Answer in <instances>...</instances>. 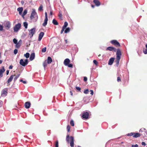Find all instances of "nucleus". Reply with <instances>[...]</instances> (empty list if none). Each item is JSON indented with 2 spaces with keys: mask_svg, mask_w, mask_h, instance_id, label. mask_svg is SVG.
Masks as SVG:
<instances>
[{
  "mask_svg": "<svg viewBox=\"0 0 147 147\" xmlns=\"http://www.w3.org/2000/svg\"><path fill=\"white\" fill-rule=\"evenodd\" d=\"M64 25L67 27V26L68 25V23H67V22H64Z\"/></svg>",
  "mask_w": 147,
  "mask_h": 147,
  "instance_id": "6e6d98bb",
  "label": "nucleus"
},
{
  "mask_svg": "<svg viewBox=\"0 0 147 147\" xmlns=\"http://www.w3.org/2000/svg\"><path fill=\"white\" fill-rule=\"evenodd\" d=\"M35 57V53H32L30 55V60L32 61L33 60Z\"/></svg>",
  "mask_w": 147,
  "mask_h": 147,
  "instance_id": "f3484780",
  "label": "nucleus"
},
{
  "mask_svg": "<svg viewBox=\"0 0 147 147\" xmlns=\"http://www.w3.org/2000/svg\"><path fill=\"white\" fill-rule=\"evenodd\" d=\"M90 94H91L92 95H93L94 93L93 90H90Z\"/></svg>",
  "mask_w": 147,
  "mask_h": 147,
  "instance_id": "5fc2aeb1",
  "label": "nucleus"
},
{
  "mask_svg": "<svg viewBox=\"0 0 147 147\" xmlns=\"http://www.w3.org/2000/svg\"><path fill=\"white\" fill-rule=\"evenodd\" d=\"M46 49H47L46 47H45L44 48H43V49H42L41 50V51L42 52H43V53L45 52L46 51Z\"/></svg>",
  "mask_w": 147,
  "mask_h": 147,
  "instance_id": "f704fd0d",
  "label": "nucleus"
},
{
  "mask_svg": "<svg viewBox=\"0 0 147 147\" xmlns=\"http://www.w3.org/2000/svg\"><path fill=\"white\" fill-rule=\"evenodd\" d=\"M3 28L2 25H0V31H2L3 30Z\"/></svg>",
  "mask_w": 147,
  "mask_h": 147,
  "instance_id": "de8ad7c7",
  "label": "nucleus"
},
{
  "mask_svg": "<svg viewBox=\"0 0 147 147\" xmlns=\"http://www.w3.org/2000/svg\"><path fill=\"white\" fill-rule=\"evenodd\" d=\"M20 75V74H18L17 75H14V76H15V77L14 78V80H13V81H14V82H15L16 81V80H17V79L19 77Z\"/></svg>",
  "mask_w": 147,
  "mask_h": 147,
  "instance_id": "393cba45",
  "label": "nucleus"
},
{
  "mask_svg": "<svg viewBox=\"0 0 147 147\" xmlns=\"http://www.w3.org/2000/svg\"><path fill=\"white\" fill-rule=\"evenodd\" d=\"M140 134V133H134L133 134V137L135 138H137L141 136Z\"/></svg>",
  "mask_w": 147,
  "mask_h": 147,
  "instance_id": "a211bd4d",
  "label": "nucleus"
},
{
  "mask_svg": "<svg viewBox=\"0 0 147 147\" xmlns=\"http://www.w3.org/2000/svg\"><path fill=\"white\" fill-rule=\"evenodd\" d=\"M70 124L71 125L73 126L74 125V123L73 120H71L70 122Z\"/></svg>",
  "mask_w": 147,
  "mask_h": 147,
  "instance_id": "473e14b6",
  "label": "nucleus"
},
{
  "mask_svg": "<svg viewBox=\"0 0 147 147\" xmlns=\"http://www.w3.org/2000/svg\"><path fill=\"white\" fill-rule=\"evenodd\" d=\"M143 51L144 54H147V49H143Z\"/></svg>",
  "mask_w": 147,
  "mask_h": 147,
  "instance_id": "e433bc0d",
  "label": "nucleus"
},
{
  "mask_svg": "<svg viewBox=\"0 0 147 147\" xmlns=\"http://www.w3.org/2000/svg\"><path fill=\"white\" fill-rule=\"evenodd\" d=\"M35 32V28H33L29 31V35L30 36V38L32 37Z\"/></svg>",
  "mask_w": 147,
  "mask_h": 147,
  "instance_id": "423d86ee",
  "label": "nucleus"
},
{
  "mask_svg": "<svg viewBox=\"0 0 147 147\" xmlns=\"http://www.w3.org/2000/svg\"><path fill=\"white\" fill-rule=\"evenodd\" d=\"M64 30L62 29V30H61V32H60V33L61 34H62L63 33V31H64Z\"/></svg>",
  "mask_w": 147,
  "mask_h": 147,
  "instance_id": "680f3d73",
  "label": "nucleus"
},
{
  "mask_svg": "<svg viewBox=\"0 0 147 147\" xmlns=\"http://www.w3.org/2000/svg\"><path fill=\"white\" fill-rule=\"evenodd\" d=\"M18 43H20V44L21 45V44L22 43V40H19V41L18 42Z\"/></svg>",
  "mask_w": 147,
  "mask_h": 147,
  "instance_id": "052dcab7",
  "label": "nucleus"
},
{
  "mask_svg": "<svg viewBox=\"0 0 147 147\" xmlns=\"http://www.w3.org/2000/svg\"><path fill=\"white\" fill-rule=\"evenodd\" d=\"M30 19L32 20L33 22H36L38 19V16L35 9L32 10L30 16Z\"/></svg>",
  "mask_w": 147,
  "mask_h": 147,
  "instance_id": "f03ea898",
  "label": "nucleus"
},
{
  "mask_svg": "<svg viewBox=\"0 0 147 147\" xmlns=\"http://www.w3.org/2000/svg\"><path fill=\"white\" fill-rule=\"evenodd\" d=\"M70 61V60L69 59H66L64 61V64L65 65L67 66V64L69 63Z\"/></svg>",
  "mask_w": 147,
  "mask_h": 147,
  "instance_id": "dca6fc26",
  "label": "nucleus"
},
{
  "mask_svg": "<svg viewBox=\"0 0 147 147\" xmlns=\"http://www.w3.org/2000/svg\"><path fill=\"white\" fill-rule=\"evenodd\" d=\"M27 13V9H25L23 12V13L22 15V16L23 17L24 16L26 15Z\"/></svg>",
  "mask_w": 147,
  "mask_h": 147,
  "instance_id": "bb28decb",
  "label": "nucleus"
},
{
  "mask_svg": "<svg viewBox=\"0 0 147 147\" xmlns=\"http://www.w3.org/2000/svg\"><path fill=\"white\" fill-rule=\"evenodd\" d=\"M3 104V101L1 100H0V107H2Z\"/></svg>",
  "mask_w": 147,
  "mask_h": 147,
  "instance_id": "09e8293b",
  "label": "nucleus"
},
{
  "mask_svg": "<svg viewBox=\"0 0 147 147\" xmlns=\"http://www.w3.org/2000/svg\"><path fill=\"white\" fill-rule=\"evenodd\" d=\"M14 76V75H12L7 80V82L8 84L10 82H11L12 81L13 78Z\"/></svg>",
  "mask_w": 147,
  "mask_h": 147,
  "instance_id": "6ab92c4d",
  "label": "nucleus"
},
{
  "mask_svg": "<svg viewBox=\"0 0 147 147\" xmlns=\"http://www.w3.org/2000/svg\"><path fill=\"white\" fill-rule=\"evenodd\" d=\"M134 134V132H131L130 133L127 134H126V135L127 136H133Z\"/></svg>",
  "mask_w": 147,
  "mask_h": 147,
  "instance_id": "72a5a7b5",
  "label": "nucleus"
},
{
  "mask_svg": "<svg viewBox=\"0 0 147 147\" xmlns=\"http://www.w3.org/2000/svg\"><path fill=\"white\" fill-rule=\"evenodd\" d=\"M141 144L142 145H143V146H145L146 145L145 143L144 142H142Z\"/></svg>",
  "mask_w": 147,
  "mask_h": 147,
  "instance_id": "bf43d9fd",
  "label": "nucleus"
},
{
  "mask_svg": "<svg viewBox=\"0 0 147 147\" xmlns=\"http://www.w3.org/2000/svg\"><path fill=\"white\" fill-rule=\"evenodd\" d=\"M58 16L60 18L62 19V15L61 13H59Z\"/></svg>",
  "mask_w": 147,
  "mask_h": 147,
  "instance_id": "3c124183",
  "label": "nucleus"
},
{
  "mask_svg": "<svg viewBox=\"0 0 147 147\" xmlns=\"http://www.w3.org/2000/svg\"><path fill=\"white\" fill-rule=\"evenodd\" d=\"M18 52V50L16 49H15L14 50V53L15 55H16L17 54Z\"/></svg>",
  "mask_w": 147,
  "mask_h": 147,
  "instance_id": "c03bdc74",
  "label": "nucleus"
},
{
  "mask_svg": "<svg viewBox=\"0 0 147 147\" xmlns=\"http://www.w3.org/2000/svg\"><path fill=\"white\" fill-rule=\"evenodd\" d=\"M50 15H52V11H51L50 13Z\"/></svg>",
  "mask_w": 147,
  "mask_h": 147,
  "instance_id": "69168bd1",
  "label": "nucleus"
},
{
  "mask_svg": "<svg viewBox=\"0 0 147 147\" xmlns=\"http://www.w3.org/2000/svg\"><path fill=\"white\" fill-rule=\"evenodd\" d=\"M20 82H23V83L24 84H26V83L27 82H26V81H23V80L22 79H20Z\"/></svg>",
  "mask_w": 147,
  "mask_h": 147,
  "instance_id": "79ce46f5",
  "label": "nucleus"
},
{
  "mask_svg": "<svg viewBox=\"0 0 147 147\" xmlns=\"http://www.w3.org/2000/svg\"><path fill=\"white\" fill-rule=\"evenodd\" d=\"M2 63V60H0V64H1Z\"/></svg>",
  "mask_w": 147,
  "mask_h": 147,
  "instance_id": "774afa93",
  "label": "nucleus"
},
{
  "mask_svg": "<svg viewBox=\"0 0 147 147\" xmlns=\"http://www.w3.org/2000/svg\"><path fill=\"white\" fill-rule=\"evenodd\" d=\"M44 34V33L43 32H41L39 35L38 40L40 41L42 39Z\"/></svg>",
  "mask_w": 147,
  "mask_h": 147,
  "instance_id": "f8f14e48",
  "label": "nucleus"
},
{
  "mask_svg": "<svg viewBox=\"0 0 147 147\" xmlns=\"http://www.w3.org/2000/svg\"><path fill=\"white\" fill-rule=\"evenodd\" d=\"M67 26L64 25L63 26L62 28V29L65 30Z\"/></svg>",
  "mask_w": 147,
  "mask_h": 147,
  "instance_id": "4d7b16f0",
  "label": "nucleus"
},
{
  "mask_svg": "<svg viewBox=\"0 0 147 147\" xmlns=\"http://www.w3.org/2000/svg\"><path fill=\"white\" fill-rule=\"evenodd\" d=\"M89 92V90L88 89L85 90L84 92V93L86 94H87Z\"/></svg>",
  "mask_w": 147,
  "mask_h": 147,
  "instance_id": "58836bf2",
  "label": "nucleus"
},
{
  "mask_svg": "<svg viewBox=\"0 0 147 147\" xmlns=\"http://www.w3.org/2000/svg\"><path fill=\"white\" fill-rule=\"evenodd\" d=\"M117 81L118 82H119L120 81H121V78L120 77H118L117 78Z\"/></svg>",
  "mask_w": 147,
  "mask_h": 147,
  "instance_id": "8fccbe9b",
  "label": "nucleus"
},
{
  "mask_svg": "<svg viewBox=\"0 0 147 147\" xmlns=\"http://www.w3.org/2000/svg\"><path fill=\"white\" fill-rule=\"evenodd\" d=\"M9 70H7L6 71V74L7 75H8L9 73Z\"/></svg>",
  "mask_w": 147,
  "mask_h": 147,
  "instance_id": "e2e57ef3",
  "label": "nucleus"
},
{
  "mask_svg": "<svg viewBox=\"0 0 147 147\" xmlns=\"http://www.w3.org/2000/svg\"><path fill=\"white\" fill-rule=\"evenodd\" d=\"M16 44V47L17 48H19L21 45V44L18 43V42Z\"/></svg>",
  "mask_w": 147,
  "mask_h": 147,
  "instance_id": "7c9ffc66",
  "label": "nucleus"
},
{
  "mask_svg": "<svg viewBox=\"0 0 147 147\" xmlns=\"http://www.w3.org/2000/svg\"><path fill=\"white\" fill-rule=\"evenodd\" d=\"M94 63L96 65H97L98 64V62L96 61V60H94L93 61Z\"/></svg>",
  "mask_w": 147,
  "mask_h": 147,
  "instance_id": "49530a36",
  "label": "nucleus"
},
{
  "mask_svg": "<svg viewBox=\"0 0 147 147\" xmlns=\"http://www.w3.org/2000/svg\"><path fill=\"white\" fill-rule=\"evenodd\" d=\"M52 61L51 58L50 57H48L47 59V63L48 64L51 63Z\"/></svg>",
  "mask_w": 147,
  "mask_h": 147,
  "instance_id": "5701e85b",
  "label": "nucleus"
},
{
  "mask_svg": "<svg viewBox=\"0 0 147 147\" xmlns=\"http://www.w3.org/2000/svg\"><path fill=\"white\" fill-rule=\"evenodd\" d=\"M111 44L114 45H115L117 46L118 47H120V43L116 40H113L111 41Z\"/></svg>",
  "mask_w": 147,
  "mask_h": 147,
  "instance_id": "9d476101",
  "label": "nucleus"
},
{
  "mask_svg": "<svg viewBox=\"0 0 147 147\" xmlns=\"http://www.w3.org/2000/svg\"><path fill=\"white\" fill-rule=\"evenodd\" d=\"M58 144H59L57 140L56 142V143L55 144V147H58V146H59Z\"/></svg>",
  "mask_w": 147,
  "mask_h": 147,
  "instance_id": "37998d69",
  "label": "nucleus"
},
{
  "mask_svg": "<svg viewBox=\"0 0 147 147\" xmlns=\"http://www.w3.org/2000/svg\"><path fill=\"white\" fill-rule=\"evenodd\" d=\"M28 59H25L24 61L23 59H21L20 60V64L23 66H25L28 63Z\"/></svg>",
  "mask_w": 147,
  "mask_h": 147,
  "instance_id": "20e7f679",
  "label": "nucleus"
},
{
  "mask_svg": "<svg viewBox=\"0 0 147 147\" xmlns=\"http://www.w3.org/2000/svg\"><path fill=\"white\" fill-rule=\"evenodd\" d=\"M70 127L69 125H67V129L68 132H69L70 131Z\"/></svg>",
  "mask_w": 147,
  "mask_h": 147,
  "instance_id": "c9c22d12",
  "label": "nucleus"
},
{
  "mask_svg": "<svg viewBox=\"0 0 147 147\" xmlns=\"http://www.w3.org/2000/svg\"><path fill=\"white\" fill-rule=\"evenodd\" d=\"M70 29L69 27H68L65 29L64 31V32L65 33H67L69 32L70 31Z\"/></svg>",
  "mask_w": 147,
  "mask_h": 147,
  "instance_id": "a878e982",
  "label": "nucleus"
},
{
  "mask_svg": "<svg viewBox=\"0 0 147 147\" xmlns=\"http://www.w3.org/2000/svg\"><path fill=\"white\" fill-rule=\"evenodd\" d=\"M7 89L5 88L4 89L1 91V96H5L7 95Z\"/></svg>",
  "mask_w": 147,
  "mask_h": 147,
  "instance_id": "1a4fd4ad",
  "label": "nucleus"
},
{
  "mask_svg": "<svg viewBox=\"0 0 147 147\" xmlns=\"http://www.w3.org/2000/svg\"><path fill=\"white\" fill-rule=\"evenodd\" d=\"M24 26L25 28L26 29L27 28L28 24L26 22H24L23 23Z\"/></svg>",
  "mask_w": 147,
  "mask_h": 147,
  "instance_id": "cd10ccee",
  "label": "nucleus"
},
{
  "mask_svg": "<svg viewBox=\"0 0 147 147\" xmlns=\"http://www.w3.org/2000/svg\"><path fill=\"white\" fill-rule=\"evenodd\" d=\"M47 64L48 63H47V60H46L45 61H44L43 64V67L44 68H45L47 66Z\"/></svg>",
  "mask_w": 147,
  "mask_h": 147,
  "instance_id": "c85d7f7f",
  "label": "nucleus"
},
{
  "mask_svg": "<svg viewBox=\"0 0 147 147\" xmlns=\"http://www.w3.org/2000/svg\"><path fill=\"white\" fill-rule=\"evenodd\" d=\"M21 24L20 23H18L16 24L13 27L14 31L15 32H17L20 28Z\"/></svg>",
  "mask_w": 147,
  "mask_h": 147,
  "instance_id": "39448f33",
  "label": "nucleus"
},
{
  "mask_svg": "<svg viewBox=\"0 0 147 147\" xmlns=\"http://www.w3.org/2000/svg\"><path fill=\"white\" fill-rule=\"evenodd\" d=\"M11 24L9 22H7L5 24V26L7 30H8L10 27Z\"/></svg>",
  "mask_w": 147,
  "mask_h": 147,
  "instance_id": "4468645a",
  "label": "nucleus"
},
{
  "mask_svg": "<svg viewBox=\"0 0 147 147\" xmlns=\"http://www.w3.org/2000/svg\"><path fill=\"white\" fill-rule=\"evenodd\" d=\"M106 50L113 51L114 52H115L117 51L116 53V57L115 62L116 63V66L118 67L121 56V53L120 49H116L115 48L113 47H109L107 48Z\"/></svg>",
  "mask_w": 147,
  "mask_h": 147,
  "instance_id": "f257e3e1",
  "label": "nucleus"
},
{
  "mask_svg": "<svg viewBox=\"0 0 147 147\" xmlns=\"http://www.w3.org/2000/svg\"><path fill=\"white\" fill-rule=\"evenodd\" d=\"M70 92L71 95V96H72L73 95V93H72V92L71 91H70Z\"/></svg>",
  "mask_w": 147,
  "mask_h": 147,
  "instance_id": "0e129e2a",
  "label": "nucleus"
},
{
  "mask_svg": "<svg viewBox=\"0 0 147 147\" xmlns=\"http://www.w3.org/2000/svg\"><path fill=\"white\" fill-rule=\"evenodd\" d=\"M30 103L29 102H26L25 104V107L27 109L29 108L30 107Z\"/></svg>",
  "mask_w": 147,
  "mask_h": 147,
  "instance_id": "2eb2a0df",
  "label": "nucleus"
},
{
  "mask_svg": "<svg viewBox=\"0 0 147 147\" xmlns=\"http://www.w3.org/2000/svg\"><path fill=\"white\" fill-rule=\"evenodd\" d=\"M138 145L137 144H136L135 145H132V147H138Z\"/></svg>",
  "mask_w": 147,
  "mask_h": 147,
  "instance_id": "864d4df0",
  "label": "nucleus"
},
{
  "mask_svg": "<svg viewBox=\"0 0 147 147\" xmlns=\"http://www.w3.org/2000/svg\"><path fill=\"white\" fill-rule=\"evenodd\" d=\"M52 23L53 24L57 25L58 24V23L56 20L53 19L52 20Z\"/></svg>",
  "mask_w": 147,
  "mask_h": 147,
  "instance_id": "b1692460",
  "label": "nucleus"
},
{
  "mask_svg": "<svg viewBox=\"0 0 147 147\" xmlns=\"http://www.w3.org/2000/svg\"><path fill=\"white\" fill-rule=\"evenodd\" d=\"M67 66L69 67L72 68L73 67V65L72 64L69 63V64H67Z\"/></svg>",
  "mask_w": 147,
  "mask_h": 147,
  "instance_id": "4c0bfd02",
  "label": "nucleus"
},
{
  "mask_svg": "<svg viewBox=\"0 0 147 147\" xmlns=\"http://www.w3.org/2000/svg\"><path fill=\"white\" fill-rule=\"evenodd\" d=\"M139 132H144L145 134H147L146 130V129L144 128H142L141 129L139 130Z\"/></svg>",
  "mask_w": 147,
  "mask_h": 147,
  "instance_id": "4be33fe9",
  "label": "nucleus"
},
{
  "mask_svg": "<svg viewBox=\"0 0 147 147\" xmlns=\"http://www.w3.org/2000/svg\"><path fill=\"white\" fill-rule=\"evenodd\" d=\"M38 10L39 11H41L43 10V6L41 5L38 8Z\"/></svg>",
  "mask_w": 147,
  "mask_h": 147,
  "instance_id": "2f4dec72",
  "label": "nucleus"
},
{
  "mask_svg": "<svg viewBox=\"0 0 147 147\" xmlns=\"http://www.w3.org/2000/svg\"><path fill=\"white\" fill-rule=\"evenodd\" d=\"M76 90L78 91H80L81 90V88L80 87L76 86Z\"/></svg>",
  "mask_w": 147,
  "mask_h": 147,
  "instance_id": "a18cd8bd",
  "label": "nucleus"
},
{
  "mask_svg": "<svg viewBox=\"0 0 147 147\" xmlns=\"http://www.w3.org/2000/svg\"><path fill=\"white\" fill-rule=\"evenodd\" d=\"M13 66L12 65H11L9 66V69H11L13 68Z\"/></svg>",
  "mask_w": 147,
  "mask_h": 147,
  "instance_id": "13d9d810",
  "label": "nucleus"
},
{
  "mask_svg": "<svg viewBox=\"0 0 147 147\" xmlns=\"http://www.w3.org/2000/svg\"><path fill=\"white\" fill-rule=\"evenodd\" d=\"M17 10L19 12V14L21 15L22 14L23 10V8L22 7H19L17 9Z\"/></svg>",
  "mask_w": 147,
  "mask_h": 147,
  "instance_id": "412c9836",
  "label": "nucleus"
},
{
  "mask_svg": "<svg viewBox=\"0 0 147 147\" xmlns=\"http://www.w3.org/2000/svg\"><path fill=\"white\" fill-rule=\"evenodd\" d=\"M91 7L92 8H94L95 7V6L93 5H91Z\"/></svg>",
  "mask_w": 147,
  "mask_h": 147,
  "instance_id": "338daca9",
  "label": "nucleus"
},
{
  "mask_svg": "<svg viewBox=\"0 0 147 147\" xmlns=\"http://www.w3.org/2000/svg\"><path fill=\"white\" fill-rule=\"evenodd\" d=\"M24 55L26 58H28L30 56V54L28 53H27L25 54H24Z\"/></svg>",
  "mask_w": 147,
  "mask_h": 147,
  "instance_id": "c756f323",
  "label": "nucleus"
},
{
  "mask_svg": "<svg viewBox=\"0 0 147 147\" xmlns=\"http://www.w3.org/2000/svg\"><path fill=\"white\" fill-rule=\"evenodd\" d=\"M89 113L88 112H84L83 113L82 117L83 119H87L88 118Z\"/></svg>",
  "mask_w": 147,
  "mask_h": 147,
  "instance_id": "6e6552de",
  "label": "nucleus"
},
{
  "mask_svg": "<svg viewBox=\"0 0 147 147\" xmlns=\"http://www.w3.org/2000/svg\"><path fill=\"white\" fill-rule=\"evenodd\" d=\"M114 59L115 58L113 57H111L110 59L108 62V65H112Z\"/></svg>",
  "mask_w": 147,
  "mask_h": 147,
  "instance_id": "ddd939ff",
  "label": "nucleus"
},
{
  "mask_svg": "<svg viewBox=\"0 0 147 147\" xmlns=\"http://www.w3.org/2000/svg\"><path fill=\"white\" fill-rule=\"evenodd\" d=\"M45 19L44 20V22L42 24V25L44 26H45L47 23L48 19L47 17V12L45 13Z\"/></svg>",
  "mask_w": 147,
  "mask_h": 147,
  "instance_id": "0eeeda50",
  "label": "nucleus"
},
{
  "mask_svg": "<svg viewBox=\"0 0 147 147\" xmlns=\"http://www.w3.org/2000/svg\"><path fill=\"white\" fill-rule=\"evenodd\" d=\"M4 67L3 66L2 68L0 69V78H1L3 76V73L5 71Z\"/></svg>",
  "mask_w": 147,
  "mask_h": 147,
  "instance_id": "9b49d317",
  "label": "nucleus"
},
{
  "mask_svg": "<svg viewBox=\"0 0 147 147\" xmlns=\"http://www.w3.org/2000/svg\"><path fill=\"white\" fill-rule=\"evenodd\" d=\"M13 43L16 44L18 42V40L16 38H14L13 40Z\"/></svg>",
  "mask_w": 147,
  "mask_h": 147,
  "instance_id": "ea45409f",
  "label": "nucleus"
},
{
  "mask_svg": "<svg viewBox=\"0 0 147 147\" xmlns=\"http://www.w3.org/2000/svg\"><path fill=\"white\" fill-rule=\"evenodd\" d=\"M87 80V78L86 77H84V81H86Z\"/></svg>",
  "mask_w": 147,
  "mask_h": 147,
  "instance_id": "603ef678",
  "label": "nucleus"
},
{
  "mask_svg": "<svg viewBox=\"0 0 147 147\" xmlns=\"http://www.w3.org/2000/svg\"><path fill=\"white\" fill-rule=\"evenodd\" d=\"M66 140L68 142L70 141V144L71 147H74V137L73 136L69 137V135L67 134L66 136Z\"/></svg>",
  "mask_w": 147,
  "mask_h": 147,
  "instance_id": "7ed1b4c3",
  "label": "nucleus"
},
{
  "mask_svg": "<svg viewBox=\"0 0 147 147\" xmlns=\"http://www.w3.org/2000/svg\"><path fill=\"white\" fill-rule=\"evenodd\" d=\"M93 2L97 6H98L100 5V3L98 0H94Z\"/></svg>",
  "mask_w": 147,
  "mask_h": 147,
  "instance_id": "aec40b11",
  "label": "nucleus"
},
{
  "mask_svg": "<svg viewBox=\"0 0 147 147\" xmlns=\"http://www.w3.org/2000/svg\"><path fill=\"white\" fill-rule=\"evenodd\" d=\"M140 134V136H142L143 137H144V136H146V135H147V134H145L144 133V132H142V133L141 134Z\"/></svg>",
  "mask_w": 147,
  "mask_h": 147,
  "instance_id": "a19ab883",
  "label": "nucleus"
}]
</instances>
